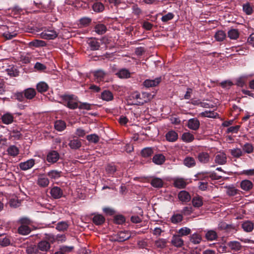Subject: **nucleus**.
Masks as SVG:
<instances>
[{"label":"nucleus","mask_w":254,"mask_h":254,"mask_svg":"<svg viewBox=\"0 0 254 254\" xmlns=\"http://www.w3.org/2000/svg\"><path fill=\"white\" fill-rule=\"evenodd\" d=\"M68 226L69 225L67 222L61 221L57 224L56 229L59 231H64L67 229Z\"/></svg>","instance_id":"50"},{"label":"nucleus","mask_w":254,"mask_h":254,"mask_svg":"<svg viewBox=\"0 0 254 254\" xmlns=\"http://www.w3.org/2000/svg\"><path fill=\"white\" fill-rule=\"evenodd\" d=\"M242 148L243 151L248 154L252 153L254 151V147L253 145L250 143H245L243 146Z\"/></svg>","instance_id":"53"},{"label":"nucleus","mask_w":254,"mask_h":254,"mask_svg":"<svg viewBox=\"0 0 254 254\" xmlns=\"http://www.w3.org/2000/svg\"><path fill=\"white\" fill-rule=\"evenodd\" d=\"M228 37L232 40H236L239 36V32L238 29H231L228 32Z\"/></svg>","instance_id":"44"},{"label":"nucleus","mask_w":254,"mask_h":254,"mask_svg":"<svg viewBox=\"0 0 254 254\" xmlns=\"http://www.w3.org/2000/svg\"><path fill=\"white\" fill-rule=\"evenodd\" d=\"M167 240L166 239L159 238L154 242V248L155 249H163L167 246Z\"/></svg>","instance_id":"15"},{"label":"nucleus","mask_w":254,"mask_h":254,"mask_svg":"<svg viewBox=\"0 0 254 254\" xmlns=\"http://www.w3.org/2000/svg\"><path fill=\"white\" fill-rule=\"evenodd\" d=\"M63 99L66 102V106L70 109H75L78 108L77 102L78 98L74 95H64Z\"/></svg>","instance_id":"1"},{"label":"nucleus","mask_w":254,"mask_h":254,"mask_svg":"<svg viewBox=\"0 0 254 254\" xmlns=\"http://www.w3.org/2000/svg\"><path fill=\"white\" fill-rule=\"evenodd\" d=\"M116 74L120 78H127L130 76V72L127 69H122Z\"/></svg>","instance_id":"41"},{"label":"nucleus","mask_w":254,"mask_h":254,"mask_svg":"<svg viewBox=\"0 0 254 254\" xmlns=\"http://www.w3.org/2000/svg\"><path fill=\"white\" fill-rule=\"evenodd\" d=\"M199 116L201 117H207L209 118H216L218 116V114L211 111H205L199 114Z\"/></svg>","instance_id":"35"},{"label":"nucleus","mask_w":254,"mask_h":254,"mask_svg":"<svg viewBox=\"0 0 254 254\" xmlns=\"http://www.w3.org/2000/svg\"><path fill=\"white\" fill-rule=\"evenodd\" d=\"M187 126L191 130H196L200 126V122L197 118H192L188 120Z\"/></svg>","instance_id":"7"},{"label":"nucleus","mask_w":254,"mask_h":254,"mask_svg":"<svg viewBox=\"0 0 254 254\" xmlns=\"http://www.w3.org/2000/svg\"><path fill=\"white\" fill-rule=\"evenodd\" d=\"M105 221V217L101 214H96L92 218V221L96 225L103 224Z\"/></svg>","instance_id":"30"},{"label":"nucleus","mask_w":254,"mask_h":254,"mask_svg":"<svg viewBox=\"0 0 254 254\" xmlns=\"http://www.w3.org/2000/svg\"><path fill=\"white\" fill-rule=\"evenodd\" d=\"M183 216L182 214H176L173 215L171 218V222L174 224H177L178 223H179L181 222L183 220Z\"/></svg>","instance_id":"56"},{"label":"nucleus","mask_w":254,"mask_h":254,"mask_svg":"<svg viewBox=\"0 0 254 254\" xmlns=\"http://www.w3.org/2000/svg\"><path fill=\"white\" fill-rule=\"evenodd\" d=\"M205 238L209 241H215L218 238V235L215 231L210 230L206 231Z\"/></svg>","instance_id":"23"},{"label":"nucleus","mask_w":254,"mask_h":254,"mask_svg":"<svg viewBox=\"0 0 254 254\" xmlns=\"http://www.w3.org/2000/svg\"><path fill=\"white\" fill-rule=\"evenodd\" d=\"M31 231V228L26 225H21L17 230L18 234L21 235H28Z\"/></svg>","instance_id":"28"},{"label":"nucleus","mask_w":254,"mask_h":254,"mask_svg":"<svg viewBox=\"0 0 254 254\" xmlns=\"http://www.w3.org/2000/svg\"><path fill=\"white\" fill-rule=\"evenodd\" d=\"M50 194L54 198L59 199L62 197L63 191L60 187H54L51 189Z\"/></svg>","instance_id":"10"},{"label":"nucleus","mask_w":254,"mask_h":254,"mask_svg":"<svg viewBox=\"0 0 254 254\" xmlns=\"http://www.w3.org/2000/svg\"><path fill=\"white\" fill-rule=\"evenodd\" d=\"M87 140L90 142L97 143L99 141V137L96 134H91L86 136Z\"/></svg>","instance_id":"54"},{"label":"nucleus","mask_w":254,"mask_h":254,"mask_svg":"<svg viewBox=\"0 0 254 254\" xmlns=\"http://www.w3.org/2000/svg\"><path fill=\"white\" fill-rule=\"evenodd\" d=\"M130 237V234L127 231H120L112 237V241L124 242Z\"/></svg>","instance_id":"3"},{"label":"nucleus","mask_w":254,"mask_h":254,"mask_svg":"<svg viewBox=\"0 0 254 254\" xmlns=\"http://www.w3.org/2000/svg\"><path fill=\"white\" fill-rule=\"evenodd\" d=\"M240 187L243 190L248 191L253 189V184L250 180H243L240 183Z\"/></svg>","instance_id":"19"},{"label":"nucleus","mask_w":254,"mask_h":254,"mask_svg":"<svg viewBox=\"0 0 254 254\" xmlns=\"http://www.w3.org/2000/svg\"><path fill=\"white\" fill-rule=\"evenodd\" d=\"M178 133L174 131L171 130L166 134V139L170 142H174L178 139Z\"/></svg>","instance_id":"32"},{"label":"nucleus","mask_w":254,"mask_h":254,"mask_svg":"<svg viewBox=\"0 0 254 254\" xmlns=\"http://www.w3.org/2000/svg\"><path fill=\"white\" fill-rule=\"evenodd\" d=\"M87 43L92 51H96L99 49L100 44L98 39L95 38H90L88 39Z\"/></svg>","instance_id":"8"},{"label":"nucleus","mask_w":254,"mask_h":254,"mask_svg":"<svg viewBox=\"0 0 254 254\" xmlns=\"http://www.w3.org/2000/svg\"><path fill=\"white\" fill-rule=\"evenodd\" d=\"M243 9L247 14L250 15L253 12V5L249 2H247L243 4Z\"/></svg>","instance_id":"49"},{"label":"nucleus","mask_w":254,"mask_h":254,"mask_svg":"<svg viewBox=\"0 0 254 254\" xmlns=\"http://www.w3.org/2000/svg\"><path fill=\"white\" fill-rule=\"evenodd\" d=\"M218 229L230 231L231 230H235L236 227L233 224H228L225 222L221 221L218 224Z\"/></svg>","instance_id":"16"},{"label":"nucleus","mask_w":254,"mask_h":254,"mask_svg":"<svg viewBox=\"0 0 254 254\" xmlns=\"http://www.w3.org/2000/svg\"><path fill=\"white\" fill-rule=\"evenodd\" d=\"M36 88L39 92L42 93L48 90L49 86L45 82H40L37 84Z\"/></svg>","instance_id":"36"},{"label":"nucleus","mask_w":254,"mask_h":254,"mask_svg":"<svg viewBox=\"0 0 254 254\" xmlns=\"http://www.w3.org/2000/svg\"><path fill=\"white\" fill-rule=\"evenodd\" d=\"M28 45L30 47H39L45 46L46 44L44 41L35 39L29 42Z\"/></svg>","instance_id":"38"},{"label":"nucleus","mask_w":254,"mask_h":254,"mask_svg":"<svg viewBox=\"0 0 254 254\" xmlns=\"http://www.w3.org/2000/svg\"><path fill=\"white\" fill-rule=\"evenodd\" d=\"M38 250V246L35 245H30L27 247L26 252L27 254H37Z\"/></svg>","instance_id":"46"},{"label":"nucleus","mask_w":254,"mask_h":254,"mask_svg":"<svg viewBox=\"0 0 254 254\" xmlns=\"http://www.w3.org/2000/svg\"><path fill=\"white\" fill-rule=\"evenodd\" d=\"M114 222L118 224H122L125 221V218L122 215H118L115 216Z\"/></svg>","instance_id":"62"},{"label":"nucleus","mask_w":254,"mask_h":254,"mask_svg":"<svg viewBox=\"0 0 254 254\" xmlns=\"http://www.w3.org/2000/svg\"><path fill=\"white\" fill-rule=\"evenodd\" d=\"M54 126L56 130L61 131L65 128L66 124L63 121L58 120L55 122Z\"/></svg>","instance_id":"40"},{"label":"nucleus","mask_w":254,"mask_h":254,"mask_svg":"<svg viewBox=\"0 0 254 254\" xmlns=\"http://www.w3.org/2000/svg\"><path fill=\"white\" fill-rule=\"evenodd\" d=\"M227 245L232 250L234 251H238L242 248V245L238 241L229 242Z\"/></svg>","instance_id":"34"},{"label":"nucleus","mask_w":254,"mask_h":254,"mask_svg":"<svg viewBox=\"0 0 254 254\" xmlns=\"http://www.w3.org/2000/svg\"><path fill=\"white\" fill-rule=\"evenodd\" d=\"M49 180L44 175H40L37 180L38 185L41 187L45 188L47 187L49 184Z\"/></svg>","instance_id":"24"},{"label":"nucleus","mask_w":254,"mask_h":254,"mask_svg":"<svg viewBox=\"0 0 254 254\" xmlns=\"http://www.w3.org/2000/svg\"><path fill=\"white\" fill-rule=\"evenodd\" d=\"M101 98L104 101L109 102L114 99V95L110 91L105 90L102 92Z\"/></svg>","instance_id":"21"},{"label":"nucleus","mask_w":254,"mask_h":254,"mask_svg":"<svg viewBox=\"0 0 254 254\" xmlns=\"http://www.w3.org/2000/svg\"><path fill=\"white\" fill-rule=\"evenodd\" d=\"M187 185L186 181L182 178L177 179L174 181V186L179 189L185 188Z\"/></svg>","instance_id":"33"},{"label":"nucleus","mask_w":254,"mask_h":254,"mask_svg":"<svg viewBox=\"0 0 254 254\" xmlns=\"http://www.w3.org/2000/svg\"><path fill=\"white\" fill-rule=\"evenodd\" d=\"M197 159L201 163L206 164L209 162L210 155L207 152H201L198 154Z\"/></svg>","instance_id":"17"},{"label":"nucleus","mask_w":254,"mask_h":254,"mask_svg":"<svg viewBox=\"0 0 254 254\" xmlns=\"http://www.w3.org/2000/svg\"><path fill=\"white\" fill-rule=\"evenodd\" d=\"M171 242L174 246L177 248L182 247L184 243V240L177 234L173 236Z\"/></svg>","instance_id":"11"},{"label":"nucleus","mask_w":254,"mask_h":254,"mask_svg":"<svg viewBox=\"0 0 254 254\" xmlns=\"http://www.w3.org/2000/svg\"><path fill=\"white\" fill-rule=\"evenodd\" d=\"M68 145L72 149H77L81 146V142L77 139L71 140L69 141Z\"/></svg>","instance_id":"39"},{"label":"nucleus","mask_w":254,"mask_h":254,"mask_svg":"<svg viewBox=\"0 0 254 254\" xmlns=\"http://www.w3.org/2000/svg\"><path fill=\"white\" fill-rule=\"evenodd\" d=\"M162 78L158 77L154 79H146L143 82V85L146 88L154 87L158 86L161 82Z\"/></svg>","instance_id":"5"},{"label":"nucleus","mask_w":254,"mask_h":254,"mask_svg":"<svg viewBox=\"0 0 254 254\" xmlns=\"http://www.w3.org/2000/svg\"><path fill=\"white\" fill-rule=\"evenodd\" d=\"M58 35V33L51 28L45 29L41 33V37L45 39H54Z\"/></svg>","instance_id":"2"},{"label":"nucleus","mask_w":254,"mask_h":254,"mask_svg":"<svg viewBox=\"0 0 254 254\" xmlns=\"http://www.w3.org/2000/svg\"><path fill=\"white\" fill-rule=\"evenodd\" d=\"M24 97L25 99L31 100L36 95V92L34 88H28L23 91Z\"/></svg>","instance_id":"22"},{"label":"nucleus","mask_w":254,"mask_h":254,"mask_svg":"<svg viewBox=\"0 0 254 254\" xmlns=\"http://www.w3.org/2000/svg\"><path fill=\"white\" fill-rule=\"evenodd\" d=\"M6 151L8 155L15 157L19 153L18 147L14 145H10L7 149Z\"/></svg>","instance_id":"20"},{"label":"nucleus","mask_w":254,"mask_h":254,"mask_svg":"<svg viewBox=\"0 0 254 254\" xmlns=\"http://www.w3.org/2000/svg\"><path fill=\"white\" fill-rule=\"evenodd\" d=\"M174 17V14L172 12H169L167 14L163 16L161 18V20L164 22H166L170 20H172Z\"/></svg>","instance_id":"63"},{"label":"nucleus","mask_w":254,"mask_h":254,"mask_svg":"<svg viewBox=\"0 0 254 254\" xmlns=\"http://www.w3.org/2000/svg\"><path fill=\"white\" fill-rule=\"evenodd\" d=\"M226 37L225 32L223 30L217 31L214 35V38L217 41H223Z\"/></svg>","instance_id":"42"},{"label":"nucleus","mask_w":254,"mask_h":254,"mask_svg":"<svg viewBox=\"0 0 254 254\" xmlns=\"http://www.w3.org/2000/svg\"><path fill=\"white\" fill-rule=\"evenodd\" d=\"M59 159V154L56 151L50 152L47 156V160L48 162L54 163Z\"/></svg>","instance_id":"13"},{"label":"nucleus","mask_w":254,"mask_h":254,"mask_svg":"<svg viewBox=\"0 0 254 254\" xmlns=\"http://www.w3.org/2000/svg\"><path fill=\"white\" fill-rule=\"evenodd\" d=\"M35 164V160L30 159L25 162H21L19 164L20 169L23 171H26L31 169Z\"/></svg>","instance_id":"9"},{"label":"nucleus","mask_w":254,"mask_h":254,"mask_svg":"<svg viewBox=\"0 0 254 254\" xmlns=\"http://www.w3.org/2000/svg\"><path fill=\"white\" fill-rule=\"evenodd\" d=\"M14 114L7 112L1 115L0 120L3 124L8 125L14 122Z\"/></svg>","instance_id":"4"},{"label":"nucleus","mask_w":254,"mask_h":254,"mask_svg":"<svg viewBox=\"0 0 254 254\" xmlns=\"http://www.w3.org/2000/svg\"><path fill=\"white\" fill-rule=\"evenodd\" d=\"M8 10L10 11V13L13 14V16L20 14L22 12V9L18 6L9 8Z\"/></svg>","instance_id":"57"},{"label":"nucleus","mask_w":254,"mask_h":254,"mask_svg":"<svg viewBox=\"0 0 254 254\" xmlns=\"http://www.w3.org/2000/svg\"><path fill=\"white\" fill-rule=\"evenodd\" d=\"M152 161L155 164L162 165L165 161V157L162 154H155L152 158Z\"/></svg>","instance_id":"25"},{"label":"nucleus","mask_w":254,"mask_h":254,"mask_svg":"<svg viewBox=\"0 0 254 254\" xmlns=\"http://www.w3.org/2000/svg\"><path fill=\"white\" fill-rule=\"evenodd\" d=\"M193 210L191 206H187L183 208L181 210L182 214L188 216L191 214Z\"/></svg>","instance_id":"60"},{"label":"nucleus","mask_w":254,"mask_h":254,"mask_svg":"<svg viewBox=\"0 0 254 254\" xmlns=\"http://www.w3.org/2000/svg\"><path fill=\"white\" fill-rule=\"evenodd\" d=\"M151 185L154 188H161L163 186V180L159 178H154L151 181Z\"/></svg>","instance_id":"43"},{"label":"nucleus","mask_w":254,"mask_h":254,"mask_svg":"<svg viewBox=\"0 0 254 254\" xmlns=\"http://www.w3.org/2000/svg\"><path fill=\"white\" fill-rule=\"evenodd\" d=\"M93 10L96 12H100L104 9V6L100 2H95L92 6Z\"/></svg>","instance_id":"52"},{"label":"nucleus","mask_w":254,"mask_h":254,"mask_svg":"<svg viewBox=\"0 0 254 254\" xmlns=\"http://www.w3.org/2000/svg\"><path fill=\"white\" fill-rule=\"evenodd\" d=\"M11 136L16 139H19L22 137V134L18 129H13L11 132Z\"/></svg>","instance_id":"64"},{"label":"nucleus","mask_w":254,"mask_h":254,"mask_svg":"<svg viewBox=\"0 0 254 254\" xmlns=\"http://www.w3.org/2000/svg\"><path fill=\"white\" fill-rule=\"evenodd\" d=\"M190 233L191 230L188 227H185L180 229L177 231V235L181 237L183 236H188L190 235Z\"/></svg>","instance_id":"48"},{"label":"nucleus","mask_w":254,"mask_h":254,"mask_svg":"<svg viewBox=\"0 0 254 254\" xmlns=\"http://www.w3.org/2000/svg\"><path fill=\"white\" fill-rule=\"evenodd\" d=\"M94 31L99 35L104 34L107 31L106 26L102 23H98L94 27Z\"/></svg>","instance_id":"31"},{"label":"nucleus","mask_w":254,"mask_h":254,"mask_svg":"<svg viewBox=\"0 0 254 254\" xmlns=\"http://www.w3.org/2000/svg\"><path fill=\"white\" fill-rule=\"evenodd\" d=\"M239 190L236 189L235 187H229L227 188V194L229 196H234L237 193H238V192Z\"/></svg>","instance_id":"59"},{"label":"nucleus","mask_w":254,"mask_h":254,"mask_svg":"<svg viewBox=\"0 0 254 254\" xmlns=\"http://www.w3.org/2000/svg\"><path fill=\"white\" fill-rule=\"evenodd\" d=\"M116 171L117 167L113 164H109L106 167V171L109 174L113 175Z\"/></svg>","instance_id":"55"},{"label":"nucleus","mask_w":254,"mask_h":254,"mask_svg":"<svg viewBox=\"0 0 254 254\" xmlns=\"http://www.w3.org/2000/svg\"><path fill=\"white\" fill-rule=\"evenodd\" d=\"M182 138L183 140L186 142H190L194 139L193 135L189 132H184Z\"/></svg>","instance_id":"47"},{"label":"nucleus","mask_w":254,"mask_h":254,"mask_svg":"<svg viewBox=\"0 0 254 254\" xmlns=\"http://www.w3.org/2000/svg\"><path fill=\"white\" fill-rule=\"evenodd\" d=\"M184 164L189 167H193L196 165V161L193 157L190 156H187L183 161Z\"/></svg>","instance_id":"27"},{"label":"nucleus","mask_w":254,"mask_h":254,"mask_svg":"<svg viewBox=\"0 0 254 254\" xmlns=\"http://www.w3.org/2000/svg\"><path fill=\"white\" fill-rule=\"evenodd\" d=\"M189 238L190 242L194 245L199 244L202 240L201 235L197 233H193Z\"/></svg>","instance_id":"26"},{"label":"nucleus","mask_w":254,"mask_h":254,"mask_svg":"<svg viewBox=\"0 0 254 254\" xmlns=\"http://www.w3.org/2000/svg\"><path fill=\"white\" fill-rule=\"evenodd\" d=\"M19 223L21 225H26L27 226L32 223V221L28 217H22L19 219Z\"/></svg>","instance_id":"61"},{"label":"nucleus","mask_w":254,"mask_h":254,"mask_svg":"<svg viewBox=\"0 0 254 254\" xmlns=\"http://www.w3.org/2000/svg\"><path fill=\"white\" fill-rule=\"evenodd\" d=\"M193 206L195 207H199L203 204L202 198L200 196L194 197L192 199Z\"/></svg>","instance_id":"51"},{"label":"nucleus","mask_w":254,"mask_h":254,"mask_svg":"<svg viewBox=\"0 0 254 254\" xmlns=\"http://www.w3.org/2000/svg\"><path fill=\"white\" fill-rule=\"evenodd\" d=\"M38 250L42 252H47L51 248V245L49 242H47V240H42L39 242L38 244Z\"/></svg>","instance_id":"18"},{"label":"nucleus","mask_w":254,"mask_h":254,"mask_svg":"<svg viewBox=\"0 0 254 254\" xmlns=\"http://www.w3.org/2000/svg\"><path fill=\"white\" fill-rule=\"evenodd\" d=\"M95 80L97 82L103 81L104 80L106 73L101 69L95 70L93 72Z\"/></svg>","instance_id":"14"},{"label":"nucleus","mask_w":254,"mask_h":254,"mask_svg":"<svg viewBox=\"0 0 254 254\" xmlns=\"http://www.w3.org/2000/svg\"><path fill=\"white\" fill-rule=\"evenodd\" d=\"M229 152L234 158H239L244 154L243 150L239 148H235L229 150Z\"/></svg>","instance_id":"29"},{"label":"nucleus","mask_w":254,"mask_h":254,"mask_svg":"<svg viewBox=\"0 0 254 254\" xmlns=\"http://www.w3.org/2000/svg\"><path fill=\"white\" fill-rule=\"evenodd\" d=\"M178 198L183 203L188 202L191 199L190 193L185 190H182L179 193Z\"/></svg>","instance_id":"12"},{"label":"nucleus","mask_w":254,"mask_h":254,"mask_svg":"<svg viewBox=\"0 0 254 254\" xmlns=\"http://www.w3.org/2000/svg\"><path fill=\"white\" fill-rule=\"evenodd\" d=\"M62 172L56 170H52L48 174V176L52 179H57L61 177Z\"/></svg>","instance_id":"58"},{"label":"nucleus","mask_w":254,"mask_h":254,"mask_svg":"<svg viewBox=\"0 0 254 254\" xmlns=\"http://www.w3.org/2000/svg\"><path fill=\"white\" fill-rule=\"evenodd\" d=\"M227 156L224 152L217 153L214 159L215 162L219 165H224L227 162Z\"/></svg>","instance_id":"6"},{"label":"nucleus","mask_w":254,"mask_h":254,"mask_svg":"<svg viewBox=\"0 0 254 254\" xmlns=\"http://www.w3.org/2000/svg\"><path fill=\"white\" fill-rule=\"evenodd\" d=\"M254 224L249 221H247L244 222L242 225V227L244 230L247 232H250L253 231L254 229Z\"/></svg>","instance_id":"37"},{"label":"nucleus","mask_w":254,"mask_h":254,"mask_svg":"<svg viewBox=\"0 0 254 254\" xmlns=\"http://www.w3.org/2000/svg\"><path fill=\"white\" fill-rule=\"evenodd\" d=\"M153 153V148L151 147H146L143 148L141 152L142 157L148 158L150 157Z\"/></svg>","instance_id":"45"}]
</instances>
